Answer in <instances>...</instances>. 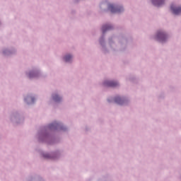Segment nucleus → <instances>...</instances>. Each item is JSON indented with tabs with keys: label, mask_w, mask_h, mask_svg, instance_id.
<instances>
[{
	"label": "nucleus",
	"mask_w": 181,
	"mask_h": 181,
	"mask_svg": "<svg viewBox=\"0 0 181 181\" xmlns=\"http://www.w3.org/2000/svg\"><path fill=\"white\" fill-rule=\"evenodd\" d=\"M108 9L110 10L112 13H119V12L124 11L122 7H115L113 4H109Z\"/></svg>",
	"instance_id": "1"
},
{
	"label": "nucleus",
	"mask_w": 181,
	"mask_h": 181,
	"mask_svg": "<svg viewBox=\"0 0 181 181\" xmlns=\"http://www.w3.org/2000/svg\"><path fill=\"white\" fill-rule=\"evenodd\" d=\"M157 40H158V42H165L167 38V35L165 33H163V31H159L157 33Z\"/></svg>",
	"instance_id": "2"
},
{
	"label": "nucleus",
	"mask_w": 181,
	"mask_h": 181,
	"mask_svg": "<svg viewBox=\"0 0 181 181\" xmlns=\"http://www.w3.org/2000/svg\"><path fill=\"white\" fill-rule=\"evenodd\" d=\"M170 9L174 15H179V13H181V7L175 8V6L172 5Z\"/></svg>",
	"instance_id": "3"
},
{
	"label": "nucleus",
	"mask_w": 181,
	"mask_h": 181,
	"mask_svg": "<svg viewBox=\"0 0 181 181\" xmlns=\"http://www.w3.org/2000/svg\"><path fill=\"white\" fill-rule=\"evenodd\" d=\"M105 86L107 87H117L118 86V83L115 81H107L104 83Z\"/></svg>",
	"instance_id": "4"
},
{
	"label": "nucleus",
	"mask_w": 181,
	"mask_h": 181,
	"mask_svg": "<svg viewBox=\"0 0 181 181\" xmlns=\"http://www.w3.org/2000/svg\"><path fill=\"white\" fill-rule=\"evenodd\" d=\"M152 3L155 6H160L165 4V0H152Z\"/></svg>",
	"instance_id": "5"
},
{
	"label": "nucleus",
	"mask_w": 181,
	"mask_h": 181,
	"mask_svg": "<svg viewBox=\"0 0 181 181\" xmlns=\"http://www.w3.org/2000/svg\"><path fill=\"white\" fill-rule=\"evenodd\" d=\"M102 29H103V33H105L107 30H110V29H111V25H103Z\"/></svg>",
	"instance_id": "6"
},
{
	"label": "nucleus",
	"mask_w": 181,
	"mask_h": 181,
	"mask_svg": "<svg viewBox=\"0 0 181 181\" xmlns=\"http://www.w3.org/2000/svg\"><path fill=\"white\" fill-rule=\"evenodd\" d=\"M52 98L54 101H56V102H59L60 101V100H62V98H60V96H59L58 95H54L52 96Z\"/></svg>",
	"instance_id": "7"
},
{
	"label": "nucleus",
	"mask_w": 181,
	"mask_h": 181,
	"mask_svg": "<svg viewBox=\"0 0 181 181\" xmlns=\"http://www.w3.org/2000/svg\"><path fill=\"white\" fill-rule=\"evenodd\" d=\"M115 103H117V104H122V99L119 97H117L115 98Z\"/></svg>",
	"instance_id": "8"
},
{
	"label": "nucleus",
	"mask_w": 181,
	"mask_h": 181,
	"mask_svg": "<svg viewBox=\"0 0 181 181\" xmlns=\"http://www.w3.org/2000/svg\"><path fill=\"white\" fill-rule=\"evenodd\" d=\"M71 55H66L64 59L65 62H70L71 60Z\"/></svg>",
	"instance_id": "9"
},
{
	"label": "nucleus",
	"mask_w": 181,
	"mask_h": 181,
	"mask_svg": "<svg viewBox=\"0 0 181 181\" xmlns=\"http://www.w3.org/2000/svg\"><path fill=\"white\" fill-rule=\"evenodd\" d=\"M29 78H32L33 77H36V74L33 73V72H30L28 75Z\"/></svg>",
	"instance_id": "10"
},
{
	"label": "nucleus",
	"mask_w": 181,
	"mask_h": 181,
	"mask_svg": "<svg viewBox=\"0 0 181 181\" xmlns=\"http://www.w3.org/2000/svg\"><path fill=\"white\" fill-rule=\"evenodd\" d=\"M49 127H50V128H52V127H57V124L53 123V124H50Z\"/></svg>",
	"instance_id": "11"
},
{
	"label": "nucleus",
	"mask_w": 181,
	"mask_h": 181,
	"mask_svg": "<svg viewBox=\"0 0 181 181\" xmlns=\"http://www.w3.org/2000/svg\"><path fill=\"white\" fill-rule=\"evenodd\" d=\"M45 158H49V156H45Z\"/></svg>",
	"instance_id": "12"
}]
</instances>
